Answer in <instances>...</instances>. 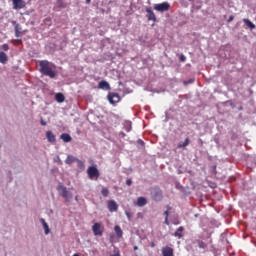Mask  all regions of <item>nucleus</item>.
<instances>
[{"mask_svg": "<svg viewBox=\"0 0 256 256\" xmlns=\"http://www.w3.org/2000/svg\"><path fill=\"white\" fill-rule=\"evenodd\" d=\"M39 71L42 75L50 77V79H55L57 73L55 72V64L49 62L48 60L39 61Z\"/></svg>", "mask_w": 256, "mask_h": 256, "instance_id": "obj_1", "label": "nucleus"}, {"mask_svg": "<svg viewBox=\"0 0 256 256\" xmlns=\"http://www.w3.org/2000/svg\"><path fill=\"white\" fill-rule=\"evenodd\" d=\"M87 175L89 179L97 181L99 179V169H97V166H90L87 169Z\"/></svg>", "mask_w": 256, "mask_h": 256, "instance_id": "obj_2", "label": "nucleus"}, {"mask_svg": "<svg viewBox=\"0 0 256 256\" xmlns=\"http://www.w3.org/2000/svg\"><path fill=\"white\" fill-rule=\"evenodd\" d=\"M92 231L96 237H103V231H105V228L103 225H101V223L96 222L92 226Z\"/></svg>", "mask_w": 256, "mask_h": 256, "instance_id": "obj_3", "label": "nucleus"}, {"mask_svg": "<svg viewBox=\"0 0 256 256\" xmlns=\"http://www.w3.org/2000/svg\"><path fill=\"white\" fill-rule=\"evenodd\" d=\"M154 9L155 11H160V13H163L165 11H169V9H171V5L169 4V2H163L160 4H155Z\"/></svg>", "mask_w": 256, "mask_h": 256, "instance_id": "obj_4", "label": "nucleus"}, {"mask_svg": "<svg viewBox=\"0 0 256 256\" xmlns=\"http://www.w3.org/2000/svg\"><path fill=\"white\" fill-rule=\"evenodd\" d=\"M107 99L111 105H116V103H119L121 101V96H119L118 93L110 92L107 96Z\"/></svg>", "mask_w": 256, "mask_h": 256, "instance_id": "obj_5", "label": "nucleus"}, {"mask_svg": "<svg viewBox=\"0 0 256 256\" xmlns=\"http://www.w3.org/2000/svg\"><path fill=\"white\" fill-rule=\"evenodd\" d=\"M57 191H59L61 197H63V199H65V201H69V199H71V196L69 195V191H67V187L60 184L57 187Z\"/></svg>", "mask_w": 256, "mask_h": 256, "instance_id": "obj_6", "label": "nucleus"}, {"mask_svg": "<svg viewBox=\"0 0 256 256\" xmlns=\"http://www.w3.org/2000/svg\"><path fill=\"white\" fill-rule=\"evenodd\" d=\"M151 195L154 201H161L163 199V191L159 188L153 189Z\"/></svg>", "mask_w": 256, "mask_h": 256, "instance_id": "obj_7", "label": "nucleus"}, {"mask_svg": "<svg viewBox=\"0 0 256 256\" xmlns=\"http://www.w3.org/2000/svg\"><path fill=\"white\" fill-rule=\"evenodd\" d=\"M13 3V9L16 11L19 9H25L26 3L24 0H12Z\"/></svg>", "mask_w": 256, "mask_h": 256, "instance_id": "obj_8", "label": "nucleus"}, {"mask_svg": "<svg viewBox=\"0 0 256 256\" xmlns=\"http://www.w3.org/2000/svg\"><path fill=\"white\" fill-rule=\"evenodd\" d=\"M119 209V205H117V202L115 200H109L108 201V210L110 213H115Z\"/></svg>", "mask_w": 256, "mask_h": 256, "instance_id": "obj_9", "label": "nucleus"}, {"mask_svg": "<svg viewBox=\"0 0 256 256\" xmlns=\"http://www.w3.org/2000/svg\"><path fill=\"white\" fill-rule=\"evenodd\" d=\"M146 13H147L148 21H153L154 23H155V21H157V16H155V12H153V10H151V8H147Z\"/></svg>", "mask_w": 256, "mask_h": 256, "instance_id": "obj_10", "label": "nucleus"}, {"mask_svg": "<svg viewBox=\"0 0 256 256\" xmlns=\"http://www.w3.org/2000/svg\"><path fill=\"white\" fill-rule=\"evenodd\" d=\"M162 256H175L173 248H171L169 246H164L162 248Z\"/></svg>", "mask_w": 256, "mask_h": 256, "instance_id": "obj_11", "label": "nucleus"}, {"mask_svg": "<svg viewBox=\"0 0 256 256\" xmlns=\"http://www.w3.org/2000/svg\"><path fill=\"white\" fill-rule=\"evenodd\" d=\"M99 89H103L104 91H109L111 89V86L109 85V82L102 80L98 84Z\"/></svg>", "mask_w": 256, "mask_h": 256, "instance_id": "obj_12", "label": "nucleus"}, {"mask_svg": "<svg viewBox=\"0 0 256 256\" xmlns=\"http://www.w3.org/2000/svg\"><path fill=\"white\" fill-rule=\"evenodd\" d=\"M46 139L49 143H55V141H57L55 134H53L51 131L46 132Z\"/></svg>", "mask_w": 256, "mask_h": 256, "instance_id": "obj_13", "label": "nucleus"}, {"mask_svg": "<svg viewBox=\"0 0 256 256\" xmlns=\"http://www.w3.org/2000/svg\"><path fill=\"white\" fill-rule=\"evenodd\" d=\"M60 139H62V141H64V143H71V141H73V138L68 133L61 134Z\"/></svg>", "mask_w": 256, "mask_h": 256, "instance_id": "obj_14", "label": "nucleus"}, {"mask_svg": "<svg viewBox=\"0 0 256 256\" xmlns=\"http://www.w3.org/2000/svg\"><path fill=\"white\" fill-rule=\"evenodd\" d=\"M189 143H191V140L189 138H186L184 142L178 143L177 148L185 149V147H187L189 145Z\"/></svg>", "mask_w": 256, "mask_h": 256, "instance_id": "obj_15", "label": "nucleus"}, {"mask_svg": "<svg viewBox=\"0 0 256 256\" xmlns=\"http://www.w3.org/2000/svg\"><path fill=\"white\" fill-rule=\"evenodd\" d=\"M75 162H77V158L73 155H68L65 160L66 165H72V163H75Z\"/></svg>", "mask_w": 256, "mask_h": 256, "instance_id": "obj_16", "label": "nucleus"}, {"mask_svg": "<svg viewBox=\"0 0 256 256\" xmlns=\"http://www.w3.org/2000/svg\"><path fill=\"white\" fill-rule=\"evenodd\" d=\"M146 203H147V199L145 197H138L136 205L138 207H145Z\"/></svg>", "mask_w": 256, "mask_h": 256, "instance_id": "obj_17", "label": "nucleus"}, {"mask_svg": "<svg viewBox=\"0 0 256 256\" xmlns=\"http://www.w3.org/2000/svg\"><path fill=\"white\" fill-rule=\"evenodd\" d=\"M184 231H185V228L183 226H180L174 233V237L181 239V237H183V234H181V233H183Z\"/></svg>", "mask_w": 256, "mask_h": 256, "instance_id": "obj_18", "label": "nucleus"}, {"mask_svg": "<svg viewBox=\"0 0 256 256\" xmlns=\"http://www.w3.org/2000/svg\"><path fill=\"white\" fill-rule=\"evenodd\" d=\"M40 223H42V225H43L45 235H49V233H50L49 225L47 224V222H45V219L41 218Z\"/></svg>", "mask_w": 256, "mask_h": 256, "instance_id": "obj_19", "label": "nucleus"}, {"mask_svg": "<svg viewBox=\"0 0 256 256\" xmlns=\"http://www.w3.org/2000/svg\"><path fill=\"white\" fill-rule=\"evenodd\" d=\"M243 23L246 25V27H248V29H255V24H253L251 20L244 18Z\"/></svg>", "mask_w": 256, "mask_h": 256, "instance_id": "obj_20", "label": "nucleus"}, {"mask_svg": "<svg viewBox=\"0 0 256 256\" xmlns=\"http://www.w3.org/2000/svg\"><path fill=\"white\" fill-rule=\"evenodd\" d=\"M55 99L57 103H63L65 101V95H63V93H57Z\"/></svg>", "mask_w": 256, "mask_h": 256, "instance_id": "obj_21", "label": "nucleus"}, {"mask_svg": "<svg viewBox=\"0 0 256 256\" xmlns=\"http://www.w3.org/2000/svg\"><path fill=\"white\" fill-rule=\"evenodd\" d=\"M7 61H8L7 54L5 52H0V63L5 65Z\"/></svg>", "mask_w": 256, "mask_h": 256, "instance_id": "obj_22", "label": "nucleus"}, {"mask_svg": "<svg viewBox=\"0 0 256 256\" xmlns=\"http://www.w3.org/2000/svg\"><path fill=\"white\" fill-rule=\"evenodd\" d=\"M114 231H115L117 237H123V230H121L120 226H115Z\"/></svg>", "mask_w": 256, "mask_h": 256, "instance_id": "obj_23", "label": "nucleus"}, {"mask_svg": "<svg viewBox=\"0 0 256 256\" xmlns=\"http://www.w3.org/2000/svg\"><path fill=\"white\" fill-rule=\"evenodd\" d=\"M110 256H121V252L119 251V248L114 247V250Z\"/></svg>", "mask_w": 256, "mask_h": 256, "instance_id": "obj_24", "label": "nucleus"}, {"mask_svg": "<svg viewBox=\"0 0 256 256\" xmlns=\"http://www.w3.org/2000/svg\"><path fill=\"white\" fill-rule=\"evenodd\" d=\"M101 195H102L103 197H109V189H107V188H102V190H101Z\"/></svg>", "mask_w": 256, "mask_h": 256, "instance_id": "obj_25", "label": "nucleus"}, {"mask_svg": "<svg viewBox=\"0 0 256 256\" xmlns=\"http://www.w3.org/2000/svg\"><path fill=\"white\" fill-rule=\"evenodd\" d=\"M198 247H199L200 249H207V243H205V242H203V241H200V242L198 243Z\"/></svg>", "mask_w": 256, "mask_h": 256, "instance_id": "obj_26", "label": "nucleus"}, {"mask_svg": "<svg viewBox=\"0 0 256 256\" xmlns=\"http://www.w3.org/2000/svg\"><path fill=\"white\" fill-rule=\"evenodd\" d=\"M76 163L78 164V167H81V168L85 167V164L83 163V161L79 159L76 160Z\"/></svg>", "mask_w": 256, "mask_h": 256, "instance_id": "obj_27", "label": "nucleus"}, {"mask_svg": "<svg viewBox=\"0 0 256 256\" xmlns=\"http://www.w3.org/2000/svg\"><path fill=\"white\" fill-rule=\"evenodd\" d=\"M126 185H128V187H131L133 185V180H131L130 178H128L126 180Z\"/></svg>", "mask_w": 256, "mask_h": 256, "instance_id": "obj_28", "label": "nucleus"}, {"mask_svg": "<svg viewBox=\"0 0 256 256\" xmlns=\"http://www.w3.org/2000/svg\"><path fill=\"white\" fill-rule=\"evenodd\" d=\"M1 49H3V51H9V45L8 44H3Z\"/></svg>", "mask_w": 256, "mask_h": 256, "instance_id": "obj_29", "label": "nucleus"}, {"mask_svg": "<svg viewBox=\"0 0 256 256\" xmlns=\"http://www.w3.org/2000/svg\"><path fill=\"white\" fill-rule=\"evenodd\" d=\"M15 37H21V31L15 30Z\"/></svg>", "mask_w": 256, "mask_h": 256, "instance_id": "obj_30", "label": "nucleus"}, {"mask_svg": "<svg viewBox=\"0 0 256 256\" xmlns=\"http://www.w3.org/2000/svg\"><path fill=\"white\" fill-rule=\"evenodd\" d=\"M180 61H182L184 63V61H187V57H185V55H181Z\"/></svg>", "mask_w": 256, "mask_h": 256, "instance_id": "obj_31", "label": "nucleus"}, {"mask_svg": "<svg viewBox=\"0 0 256 256\" xmlns=\"http://www.w3.org/2000/svg\"><path fill=\"white\" fill-rule=\"evenodd\" d=\"M171 209V207H168V209L164 212V215L169 218V210Z\"/></svg>", "mask_w": 256, "mask_h": 256, "instance_id": "obj_32", "label": "nucleus"}, {"mask_svg": "<svg viewBox=\"0 0 256 256\" xmlns=\"http://www.w3.org/2000/svg\"><path fill=\"white\" fill-rule=\"evenodd\" d=\"M15 31H21V25L16 24L15 25Z\"/></svg>", "mask_w": 256, "mask_h": 256, "instance_id": "obj_33", "label": "nucleus"}, {"mask_svg": "<svg viewBox=\"0 0 256 256\" xmlns=\"http://www.w3.org/2000/svg\"><path fill=\"white\" fill-rule=\"evenodd\" d=\"M233 19H235V16L231 15L228 19V23H231V21H233Z\"/></svg>", "mask_w": 256, "mask_h": 256, "instance_id": "obj_34", "label": "nucleus"}, {"mask_svg": "<svg viewBox=\"0 0 256 256\" xmlns=\"http://www.w3.org/2000/svg\"><path fill=\"white\" fill-rule=\"evenodd\" d=\"M54 161H56V163H61V158H59V156H57Z\"/></svg>", "mask_w": 256, "mask_h": 256, "instance_id": "obj_35", "label": "nucleus"}, {"mask_svg": "<svg viewBox=\"0 0 256 256\" xmlns=\"http://www.w3.org/2000/svg\"><path fill=\"white\" fill-rule=\"evenodd\" d=\"M139 145H145V142L143 140H138Z\"/></svg>", "mask_w": 256, "mask_h": 256, "instance_id": "obj_36", "label": "nucleus"}, {"mask_svg": "<svg viewBox=\"0 0 256 256\" xmlns=\"http://www.w3.org/2000/svg\"><path fill=\"white\" fill-rule=\"evenodd\" d=\"M40 123H41V125H43V126L47 125V122H45V120H41Z\"/></svg>", "mask_w": 256, "mask_h": 256, "instance_id": "obj_37", "label": "nucleus"}, {"mask_svg": "<svg viewBox=\"0 0 256 256\" xmlns=\"http://www.w3.org/2000/svg\"><path fill=\"white\" fill-rule=\"evenodd\" d=\"M126 217H127L128 219H131V214H130L129 212H126Z\"/></svg>", "mask_w": 256, "mask_h": 256, "instance_id": "obj_38", "label": "nucleus"}, {"mask_svg": "<svg viewBox=\"0 0 256 256\" xmlns=\"http://www.w3.org/2000/svg\"><path fill=\"white\" fill-rule=\"evenodd\" d=\"M165 223H166V225H169V218H165Z\"/></svg>", "mask_w": 256, "mask_h": 256, "instance_id": "obj_39", "label": "nucleus"}, {"mask_svg": "<svg viewBox=\"0 0 256 256\" xmlns=\"http://www.w3.org/2000/svg\"><path fill=\"white\" fill-rule=\"evenodd\" d=\"M150 247H152V248L155 247V242H151Z\"/></svg>", "mask_w": 256, "mask_h": 256, "instance_id": "obj_40", "label": "nucleus"}, {"mask_svg": "<svg viewBox=\"0 0 256 256\" xmlns=\"http://www.w3.org/2000/svg\"><path fill=\"white\" fill-rule=\"evenodd\" d=\"M86 4L90 5L91 4V0H86Z\"/></svg>", "mask_w": 256, "mask_h": 256, "instance_id": "obj_41", "label": "nucleus"}, {"mask_svg": "<svg viewBox=\"0 0 256 256\" xmlns=\"http://www.w3.org/2000/svg\"><path fill=\"white\" fill-rule=\"evenodd\" d=\"M137 249H139V247H137V246H134V251H137Z\"/></svg>", "mask_w": 256, "mask_h": 256, "instance_id": "obj_42", "label": "nucleus"}, {"mask_svg": "<svg viewBox=\"0 0 256 256\" xmlns=\"http://www.w3.org/2000/svg\"><path fill=\"white\" fill-rule=\"evenodd\" d=\"M194 80H190L189 83H193Z\"/></svg>", "mask_w": 256, "mask_h": 256, "instance_id": "obj_43", "label": "nucleus"}, {"mask_svg": "<svg viewBox=\"0 0 256 256\" xmlns=\"http://www.w3.org/2000/svg\"><path fill=\"white\" fill-rule=\"evenodd\" d=\"M73 256H79V254H74Z\"/></svg>", "mask_w": 256, "mask_h": 256, "instance_id": "obj_44", "label": "nucleus"}]
</instances>
